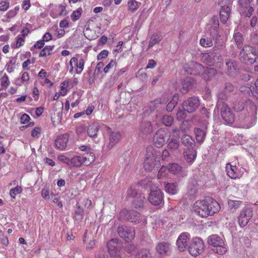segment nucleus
<instances>
[{"label": "nucleus", "mask_w": 258, "mask_h": 258, "mask_svg": "<svg viewBox=\"0 0 258 258\" xmlns=\"http://www.w3.org/2000/svg\"><path fill=\"white\" fill-rule=\"evenodd\" d=\"M220 209V204L215 200L211 198L196 201L193 207V211L195 214L202 218L213 216L219 212Z\"/></svg>", "instance_id": "nucleus-1"}, {"label": "nucleus", "mask_w": 258, "mask_h": 258, "mask_svg": "<svg viewBox=\"0 0 258 258\" xmlns=\"http://www.w3.org/2000/svg\"><path fill=\"white\" fill-rule=\"evenodd\" d=\"M161 152L157 151L152 147L147 148L146 159L144 163V167L146 171H152L155 168H158L160 166Z\"/></svg>", "instance_id": "nucleus-2"}, {"label": "nucleus", "mask_w": 258, "mask_h": 258, "mask_svg": "<svg viewBox=\"0 0 258 258\" xmlns=\"http://www.w3.org/2000/svg\"><path fill=\"white\" fill-rule=\"evenodd\" d=\"M255 48L249 45H244L239 53L240 61L246 64H252L256 61L254 56Z\"/></svg>", "instance_id": "nucleus-3"}, {"label": "nucleus", "mask_w": 258, "mask_h": 258, "mask_svg": "<svg viewBox=\"0 0 258 258\" xmlns=\"http://www.w3.org/2000/svg\"><path fill=\"white\" fill-rule=\"evenodd\" d=\"M170 133L166 128L158 130L153 137V143L157 148H161L170 140Z\"/></svg>", "instance_id": "nucleus-4"}, {"label": "nucleus", "mask_w": 258, "mask_h": 258, "mask_svg": "<svg viewBox=\"0 0 258 258\" xmlns=\"http://www.w3.org/2000/svg\"><path fill=\"white\" fill-rule=\"evenodd\" d=\"M118 219L121 221H128L135 224L140 222L141 215L136 211L124 209L122 210L118 215Z\"/></svg>", "instance_id": "nucleus-5"}, {"label": "nucleus", "mask_w": 258, "mask_h": 258, "mask_svg": "<svg viewBox=\"0 0 258 258\" xmlns=\"http://www.w3.org/2000/svg\"><path fill=\"white\" fill-rule=\"evenodd\" d=\"M208 243L215 247L213 250L219 254H223L227 251V248L223 240L217 234L210 235L208 238Z\"/></svg>", "instance_id": "nucleus-6"}, {"label": "nucleus", "mask_w": 258, "mask_h": 258, "mask_svg": "<svg viewBox=\"0 0 258 258\" xmlns=\"http://www.w3.org/2000/svg\"><path fill=\"white\" fill-rule=\"evenodd\" d=\"M95 160V155L93 153H87L84 156H75L70 159V166L80 167L83 164L88 165Z\"/></svg>", "instance_id": "nucleus-7"}, {"label": "nucleus", "mask_w": 258, "mask_h": 258, "mask_svg": "<svg viewBox=\"0 0 258 258\" xmlns=\"http://www.w3.org/2000/svg\"><path fill=\"white\" fill-rule=\"evenodd\" d=\"M205 244L202 239L199 237L194 238L188 246V251L193 256L200 254L204 250Z\"/></svg>", "instance_id": "nucleus-8"}, {"label": "nucleus", "mask_w": 258, "mask_h": 258, "mask_svg": "<svg viewBox=\"0 0 258 258\" xmlns=\"http://www.w3.org/2000/svg\"><path fill=\"white\" fill-rule=\"evenodd\" d=\"M253 216V210L248 207H244L240 211L238 221L241 227L245 226Z\"/></svg>", "instance_id": "nucleus-9"}, {"label": "nucleus", "mask_w": 258, "mask_h": 258, "mask_svg": "<svg viewBox=\"0 0 258 258\" xmlns=\"http://www.w3.org/2000/svg\"><path fill=\"white\" fill-rule=\"evenodd\" d=\"M220 108V114L223 119L229 124H232L235 121V114L228 107L227 103H222Z\"/></svg>", "instance_id": "nucleus-10"}, {"label": "nucleus", "mask_w": 258, "mask_h": 258, "mask_svg": "<svg viewBox=\"0 0 258 258\" xmlns=\"http://www.w3.org/2000/svg\"><path fill=\"white\" fill-rule=\"evenodd\" d=\"M199 105L200 100L199 98L196 96L189 97L184 100L182 104L183 109L188 113L195 112Z\"/></svg>", "instance_id": "nucleus-11"}, {"label": "nucleus", "mask_w": 258, "mask_h": 258, "mask_svg": "<svg viewBox=\"0 0 258 258\" xmlns=\"http://www.w3.org/2000/svg\"><path fill=\"white\" fill-rule=\"evenodd\" d=\"M163 194L161 190L157 187H152L148 200L154 206L159 205L162 202Z\"/></svg>", "instance_id": "nucleus-12"}, {"label": "nucleus", "mask_w": 258, "mask_h": 258, "mask_svg": "<svg viewBox=\"0 0 258 258\" xmlns=\"http://www.w3.org/2000/svg\"><path fill=\"white\" fill-rule=\"evenodd\" d=\"M190 234L187 232L181 233L176 241V245L180 252L184 251L189 244Z\"/></svg>", "instance_id": "nucleus-13"}, {"label": "nucleus", "mask_w": 258, "mask_h": 258, "mask_svg": "<svg viewBox=\"0 0 258 258\" xmlns=\"http://www.w3.org/2000/svg\"><path fill=\"white\" fill-rule=\"evenodd\" d=\"M219 25V23L217 17L214 16L210 19L207 26L206 29L212 37H214L218 35Z\"/></svg>", "instance_id": "nucleus-14"}, {"label": "nucleus", "mask_w": 258, "mask_h": 258, "mask_svg": "<svg viewBox=\"0 0 258 258\" xmlns=\"http://www.w3.org/2000/svg\"><path fill=\"white\" fill-rule=\"evenodd\" d=\"M117 232L120 237L129 239L134 238L135 234L134 228L123 225L118 226Z\"/></svg>", "instance_id": "nucleus-15"}, {"label": "nucleus", "mask_w": 258, "mask_h": 258, "mask_svg": "<svg viewBox=\"0 0 258 258\" xmlns=\"http://www.w3.org/2000/svg\"><path fill=\"white\" fill-rule=\"evenodd\" d=\"M204 67L200 63L195 61L191 62L187 67H185V71L189 74L201 76Z\"/></svg>", "instance_id": "nucleus-16"}, {"label": "nucleus", "mask_w": 258, "mask_h": 258, "mask_svg": "<svg viewBox=\"0 0 258 258\" xmlns=\"http://www.w3.org/2000/svg\"><path fill=\"white\" fill-rule=\"evenodd\" d=\"M69 135L68 134L58 136L55 141V147L59 150H65L69 142Z\"/></svg>", "instance_id": "nucleus-17"}, {"label": "nucleus", "mask_w": 258, "mask_h": 258, "mask_svg": "<svg viewBox=\"0 0 258 258\" xmlns=\"http://www.w3.org/2000/svg\"><path fill=\"white\" fill-rule=\"evenodd\" d=\"M199 186L198 180L195 178H192L190 180L187 186V194L190 198H195L197 193Z\"/></svg>", "instance_id": "nucleus-18"}, {"label": "nucleus", "mask_w": 258, "mask_h": 258, "mask_svg": "<svg viewBox=\"0 0 258 258\" xmlns=\"http://www.w3.org/2000/svg\"><path fill=\"white\" fill-rule=\"evenodd\" d=\"M169 171L170 173L176 174L179 176L184 177L187 175V171L182 169V168L177 163H172L169 166Z\"/></svg>", "instance_id": "nucleus-19"}, {"label": "nucleus", "mask_w": 258, "mask_h": 258, "mask_svg": "<svg viewBox=\"0 0 258 258\" xmlns=\"http://www.w3.org/2000/svg\"><path fill=\"white\" fill-rule=\"evenodd\" d=\"M156 249L160 254L169 255L171 252V245L169 242L163 241L157 245Z\"/></svg>", "instance_id": "nucleus-20"}, {"label": "nucleus", "mask_w": 258, "mask_h": 258, "mask_svg": "<svg viewBox=\"0 0 258 258\" xmlns=\"http://www.w3.org/2000/svg\"><path fill=\"white\" fill-rule=\"evenodd\" d=\"M117 242L118 239L117 238H113L109 241L107 243L108 252L112 257L115 256H120L117 248Z\"/></svg>", "instance_id": "nucleus-21"}, {"label": "nucleus", "mask_w": 258, "mask_h": 258, "mask_svg": "<svg viewBox=\"0 0 258 258\" xmlns=\"http://www.w3.org/2000/svg\"><path fill=\"white\" fill-rule=\"evenodd\" d=\"M217 74V70L213 68H204L201 77L206 81L212 80Z\"/></svg>", "instance_id": "nucleus-22"}, {"label": "nucleus", "mask_w": 258, "mask_h": 258, "mask_svg": "<svg viewBox=\"0 0 258 258\" xmlns=\"http://www.w3.org/2000/svg\"><path fill=\"white\" fill-rule=\"evenodd\" d=\"M181 142L183 146L188 148H194L196 146L195 140L190 136L187 134H184L181 136Z\"/></svg>", "instance_id": "nucleus-23"}, {"label": "nucleus", "mask_w": 258, "mask_h": 258, "mask_svg": "<svg viewBox=\"0 0 258 258\" xmlns=\"http://www.w3.org/2000/svg\"><path fill=\"white\" fill-rule=\"evenodd\" d=\"M231 13V9L228 6L222 7L220 12V18L222 23L225 24L227 21Z\"/></svg>", "instance_id": "nucleus-24"}, {"label": "nucleus", "mask_w": 258, "mask_h": 258, "mask_svg": "<svg viewBox=\"0 0 258 258\" xmlns=\"http://www.w3.org/2000/svg\"><path fill=\"white\" fill-rule=\"evenodd\" d=\"M100 128V125L98 122H93L88 126L87 131V134L91 138L96 137Z\"/></svg>", "instance_id": "nucleus-25"}, {"label": "nucleus", "mask_w": 258, "mask_h": 258, "mask_svg": "<svg viewBox=\"0 0 258 258\" xmlns=\"http://www.w3.org/2000/svg\"><path fill=\"white\" fill-rule=\"evenodd\" d=\"M184 157L187 162H192L197 157V152L194 148H188L183 152Z\"/></svg>", "instance_id": "nucleus-26"}, {"label": "nucleus", "mask_w": 258, "mask_h": 258, "mask_svg": "<svg viewBox=\"0 0 258 258\" xmlns=\"http://www.w3.org/2000/svg\"><path fill=\"white\" fill-rule=\"evenodd\" d=\"M140 131L143 135H147L152 133L153 127L150 121H143L140 127Z\"/></svg>", "instance_id": "nucleus-27"}, {"label": "nucleus", "mask_w": 258, "mask_h": 258, "mask_svg": "<svg viewBox=\"0 0 258 258\" xmlns=\"http://www.w3.org/2000/svg\"><path fill=\"white\" fill-rule=\"evenodd\" d=\"M120 139V134L119 132H112L109 135V142L107 146L108 150L111 149Z\"/></svg>", "instance_id": "nucleus-28"}, {"label": "nucleus", "mask_w": 258, "mask_h": 258, "mask_svg": "<svg viewBox=\"0 0 258 258\" xmlns=\"http://www.w3.org/2000/svg\"><path fill=\"white\" fill-rule=\"evenodd\" d=\"M209 59V64L215 66L216 63L221 62L223 60V57L221 54L216 52H211L208 55Z\"/></svg>", "instance_id": "nucleus-29"}, {"label": "nucleus", "mask_w": 258, "mask_h": 258, "mask_svg": "<svg viewBox=\"0 0 258 258\" xmlns=\"http://www.w3.org/2000/svg\"><path fill=\"white\" fill-rule=\"evenodd\" d=\"M194 132L196 135L197 141L199 143H203L205 140L207 135L206 129L197 127L195 128Z\"/></svg>", "instance_id": "nucleus-30"}, {"label": "nucleus", "mask_w": 258, "mask_h": 258, "mask_svg": "<svg viewBox=\"0 0 258 258\" xmlns=\"http://www.w3.org/2000/svg\"><path fill=\"white\" fill-rule=\"evenodd\" d=\"M165 190L170 195H175L179 190L178 185L176 182L165 183Z\"/></svg>", "instance_id": "nucleus-31"}, {"label": "nucleus", "mask_w": 258, "mask_h": 258, "mask_svg": "<svg viewBox=\"0 0 258 258\" xmlns=\"http://www.w3.org/2000/svg\"><path fill=\"white\" fill-rule=\"evenodd\" d=\"M75 63V66L80 69L81 70L80 72H81L84 69V66L85 63V61L83 58H81L78 61V59L77 57H72L70 61V65L71 67V71L73 70V63Z\"/></svg>", "instance_id": "nucleus-32"}, {"label": "nucleus", "mask_w": 258, "mask_h": 258, "mask_svg": "<svg viewBox=\"0 0 258 258\" xmlns=\"http://www.w3.org/2000/svg\"><path fill=\"white\" fill-rule=\"evenodd\" d=\"M194 80L190 78H186L182 82V87L180 89L181 92L183 94L186 93L191 88Z\"/></svg>", "instance_id": "nucleus-33"}, {"label": "nucleus", "mask_w": 258, "mask_h": 258, "mask_svg": "<svg viewBox=\"0 0 258 258\" xmlns=\"http://www.w3.org/2000/svg\"><path fill=\"white\" fill-rule=\"evenodd\" d=\"M145 198L143 195L140 194L137 199L133 202L134 208L136 209H142L144 207V200Z\"/></svg>", "instance_id": "nucleus-34"}, {"label": "nucleus", "mask_w": 258, "mask_h": 258, "mask_svg": "<svg viewBox=\"0 0 258 258\" xmlns=\"http://www.w3.org/2000/svg\"><path fill=\"white\" fill-rule=\"evenodd\" d=\"M226 168L227 175L232 179L236 178L237 176L236 166H232L230 163H228L227 164Z\"/></svg>", "instance_id": "nucleus-35"}, {"label": "nucleus", "mask_w": 258, "mask_h": 258, "mask_svg": "<svg viewBox=\"0 0 258 258\" xmlns=\"http://www.w3.org/2000/svg\"><path fill=\"white\" fill-rule=\"evenodd\" d=\"M242 202L237 200H229L228 202L229 210L232 213L236 211V210L240 207Z\"/></svg>", "instance_id": "nucleus-36"}, {"label": "nucleus", "mask_w": 258, "mask_h": 258, "mask_svg": "<svg viewBox=\"0 0 258 258\" xmlns=\"http://www.w3.org/2000/svg\"><path fill=\"white\" fill-rule=\"evenodd\" d=\"M246 109L249 111V113L251 116H254L256 114L257 106L252 101H248L246 102Z\"/></svg>", "instance_id": "nucleus-37"}, {"label": "nucleus", "mask_w": 258, "mask_h": 258, "mask_svg": "<svg viewBox=\"0 0 258 258\" xmlns=\"http://www.w3.org/2000/svg\"><path fill=\"white\" fill-rule=\"evenodd\" d=\"M151 254L147 249H142L139 250L135 258H151Z\"/></svg>", "instance_id": "nucleus-38"}, {"label": "nucleus", "mask_w": 258, "mask_h": 258, "mask_svg": "<svg viewBox=\"0 0 258 258\" xmlns=\"http://www.w3.org/2000/svg\"><path fill=\"white\" fill-rule=\"evenodd\" d=\"M227 98V93H226L224 91L220 92L218 95V100L216 105L217 108L221 107L222 103H226L225 102H224V100H226Z\"/></svg>", "instance_id": "nucleus-39"}, {"label": "nucleus", "mask_w": 258, "mask_h": 258, "mask_svg": "<svg viewBox=\"0 0 258 258\" xmlns=\"http://www.w3.org/2000/svg\"><path fill=\"white\" fill-rule=\"evenodd\" d=\"M255 87L248 88V91H250L249 95L252 96L255 99L258 100V79L254 83Z\"/></svg>", "instance_id": "nucleus-40"}, {"label": "nucleus", "mask_w": 258, "mask_h": 258, "mask_svg": "<svg viewBox=\"0 0 258 258\" xmlns=\"http://www.w3.org/2000/svg\"><path fill=\"white\" fill-rule=\"evenodd\" d=\"M167 143L168 148L172 151L177 150L179 146V142L175 139L172 138Z\"/></svg>", "instance_id": "nucleus-41"}, {"label": "nucleus", "mask_w": 258, "mask_h": 258, "mask_svg": "<svg viewBox=\"0 0 258 258\" xmlns=\"http://www.w3.org/2000/svg\"><path fill=\"white\" fill-rule=\"evenodd\" d=\"M127 4L128 10L133 12H135L141 5V3L136 0H130Z\"/></svg>", "instance_id": "nucleus-42"}, {"label": "nucleus", "mask_w": 258, "mask_h": 258, "mask_svg": "<svg viewBox=\"0 0 258 258\" xmlns=\"http://www.w3.org/2000/svg\"><path fill=\"white\" fill-rule=\"evenodd\" d=\"M54 46H45L40 51L39 53L40 57H45L47 55H50L51 54L50 51H52Z\"/></svg>", "instance_id": "nucleus-43"}, {"label": "nucleus", "mask_w": 258, "mask_h": 258, "mask_svg": "<svg viewBox=\"0 0 258 258\" xmlns=\"http://www.w3.org/2000/svg\"><path fill=\"white\" fill-rule=\"evenodd\" d=\"M200 43L202 46L205 47H210L213 45L212 39L211 38H201Z\"/></svg>", "instance_id": "nucleus-44"}, {"label": "nucleus", "mask_w": 258, "mask_h": 258, "mask_svg": "<svg viewBox=\"0 0 258 258\" xmlns=\"http://www.w3.org/2000/svg\"><path fill=\"white\" fill-rule=\"evenodd\" d=\"M161 121L163 124H164L165 125L169 126L172 124L173 121V118L170 115H165L162 116Z\"/></svg>", "instance_id": "nucleus-45"}, {"label": "nucleus", "mask_w": 258, "mask_h": 258, "mask_svg": "<svg viewBox=\"0 0 258 258\" xmlns=\"http://www.w3.org/2000/svg\"><path fill=\"white\" fill-rule=\"evenodd\" d=\"M161 39L160 37L157 34H153L151 37L149 44L148 48L152 47L154 45L159 42Z\"/></svg>", "instance_id": "nucleus-46"}, {"label": "nucleus", "mask_w": 258, "mask_h": 258, "mask_svg": "<svg viewBox=\"0 0 258 258\" xmlns=\"http://www.w3.org/2000/svg\"><path fill=\"white\" fill-rule=\"evenodd\" d=\"M226 65L227 67V70L229 72H231L233 70L235 69V61L230 59H226Z\"/></svg>", "instance_id": "nucleus-47"}, {"label": "nucleus", "mask_w": 258, "mask_h": 258, "mask_svg": "<svg viewBox=\"0 0 258 258\" xmlns=\"http://www.w3.org/2000/svg\"><path fill=\"white\" fill-rule=\"evenodd\" d=\"M22 191V188L20 186H17L10 190V195L11 198L14 199L17 194L21 193Z\"/></svg>", "instance_id": "nucleus-48"}, {"label": "nucleus", "mask_w": 258, "mask_h": 258, "mask_svg": "<svg viewBox=\"0 0 258 258\" xmlns=\"http://www.w3.org/2000/svg\"><path fill=\"white\" fill-rule=\"evenodd\" d=\"M235 42L237 45L238 48H243L242 40L243 38L241 36V34L238 33L234 36Z\"/></svg>", "instance_id": "nucleus-49"}, {"label": "nucleus", "mask_w": 258, "mask_h": 258, "mask_svg": "<svg viewBox=\"0 0 258 258\" xmlns=\"http://www.w3.org/2000/svg\"><path fill=\"white\" fill-rule=\"evenodd\" d=\"M177 104V101L175 99L173 98L171 101H170L168 104L166 105V110L168 112L172 111L176 105Z\"/></svg>", "instance_id": "nucleus-50"}, {"label": "nucleus", "mask_w": 258, "mask_h": 258, "mask_svg": "<svg viewBox=\"0 0 258 258\" xmlns=\"http://www.w3.org/2000/svg\"><path fill=\"white\" fill-rule=\"evenodd\" d=\"M19 10V7H15V9L10 10L6 14L7 17L9 19L13 18L17 15Z\"/></svg>", "instance_id": "nucleus-51"}, {"label": "nucleus", "mask_w": 258, "mask_h": 258, "mask_svg": "<svg viewBox=\"0 0 258 258\" xmlns=\"http://www.w3.org/2000/svg\"><path fill=\"white\" fill-rule=\"evenodd\" d=\"M81 13L79 10H75L71 15V18L73 21L78 20L81 17Z\"/></svg>", "instance_id": "nucleus-52"}, {"label": "nucleus", "mask_w": 258, "mask_h": 258, "mask_svg": "<svg viewBox=\"0 0 258 258\" xmlns=\"http://www.w3.org/2000/svg\"><path fill=\"white\" fill-rule=\"evenodd\" d=\"M44 42L43 40H39L34 44L33 46L31 48L30 50L33 51L34 48L41 49L44 46Z\"/></svg>", "instance_id": "nucleus-53"}, {"label": "nucleus", "mask_w": 258, "mask_h": 258, "mask_svg": "<svg viewBox=\"0 0 258 258\" xmlns=\"http://www.w3.org/2000/svg\"><path fill=\"white\" fill-rule=\"evenodd\" d=\"M234 89V87L230 83L227 82L225 84L224 91L226 93H230L233 92Z\"/></svg>", "instance_id": "nucleus-54"}, {"label": "nucleus", "mask_w": 258, "mask_h": 258, "mask_svg": "<svg viewBox=\"0 0 258 258\" xmlns=\"http://www.w3.org/2000/svg\"><path fill=\"white\" fill-rule=\"evenodd\" d=\"M10 84L8 77L7 75H5L1 79V85L2 87L7 88Z\"/></svg>", "instance_id": "nucleus-55"}, {"label": "nucleus", "mask_w": 258, "mask_h": 258, "mask_svg": "<svg viewBox=\"0 0 258 258\" xmlns=\"http://www.w3.org/2000/svg\"><path fill=\"white\" fill-rule=\"evenodd\" d=\"M116 64V62L113 60H111L109 63L103 69V72L107 73L109 72V70Z\"/></svg>", "instance_id": "nucleus-56"}, {"label": "nucleus", "mask_w": 258, "mask_h": 258, "mask_svg": "<svg viewBox=\"0 0 258 258\" xmlns=\"http://www.w3.org/2000/svg\"><path fill=\"white\" fill-rule=\"evenodd\" d=\"M84 213V210L80 205L78 203L76 204V209L75 210V214L78 216H81V219H82L83 215Z\"/></svg>", "instance_id": "nucleus-57"}, {"label": "nucleus", "mask_w": 258, "mask_h": 258, "mask_svg": "<svg viewBox=\"0 0 258 258\" xmlns=\"http://www.w3.org/2000/svg\"><path fill=\"white\" fill-rule=\"evenodd\" d=\"M30 116L26 113H24L20 117V120L21 124H26L29 121Z\"/></svg>", "instance_id": "nucleus-58"}, {"label": "nucleus", "mask_w": 258, "mask_h": 258, "mask_svg": "<svg viewBox=\"0 0 258 258\" xmlns=\"http://www.w3.org/2000/svg\"><path fill=\"white\" fill-rule=\"evenodd\" d=\"M24 42V39L22 37H18L16 41V46L14 44H12L11 46L12 48H19L23 45V42Z\"/></svg>", "instance_id": "nucleus-59"}, {"label": "nucleus", "mask_w": 258, "mask_h": 258, "mask_svg": "<svg viewBox=\"0 0 258 258\" xmlns=\"http://www.w3.org/2000/svg\"><path fill=\"white\" fill-rule=\"evenodd\" d=\"M108 54V51L107 50H103L97 55V59L101 60L106 58Z\"/></svg>", "instance_id": "nucleus-60"}, {"label": "nucleus", "mask_w": 258, "mask_h": 258, "mask_svg": "<svg viewBox=\"0 0 258 258\" xmlns=\"http://www.w3.org/2000/svg\"><path fill=\"white\" fill-rule=\"evenodd\" d=\"M10 6L9 2L3 1L0 3V11H5L8 9Z\"/></svg>", "instance_id": "nucleus-61"}, {"label": "nucleus", "mask_w": 258, "mask_h": 258, "mask_svg": "<svg viewBox=\"0 0 258 258\" xmlns=\"http://www.w3.org/2000/svg\"><path fill=\"white\" fill-rule=\"evenodd\" d=\"M127 195L128 197L133 198L138 195V192L136 189L131 187L127 190Z\"/></svg>", "instance_id": "nucleus-62"}, {"label": "nucleus", "mask_w": 258, "mask_h": 258, "mask_svg": "<svg viewBox=\"0 0 258 258\" xmlns=\"http://www.w3.org/2000/svg\"><path fill=\"white\" fill-rule=\"evenodd\" d=\"M41 128L39 127H36L31 132V136L34 137H38V135L40 134Z\"/></svg>", "instance_id": "nucleus-63"}, {"label": "nucleus", "mask_w": 258, "mask_h": 258, "mask_svg": "<svg viewBox=\"0 0 258 258\" xmlns=\"http://www.w3.org/2000/svg\"><path fill=\"white\" fill-rule=\"evenodd\" d=\"M250 40L254 44H258V34L253 33L251 34Z\"/></svg>", "instance_id": "nucleus-64"}]
</instances>
